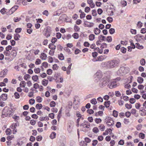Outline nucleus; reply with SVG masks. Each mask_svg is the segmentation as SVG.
Returning <instances> with one entry per match:
<instances>
[{"instance_id": "nucleus-40", "label": "nucleus", "mask_w": 146, "mask_h": 146, "mask_svg": "<svg viewBox=\"0 0 146 146\" xmlns=\"http://www.w3.org/2000/svg\"><path fill=\"white\" fill-rule=\"evenodd\" d=\"M6 74V72L5 71H2L0 72V77H4Z\"/></svg>"}, {"instance_id": "nucleus-1", "label": "nucleus", "mask_w": 146, "mask_h": 146, "mask_svg": "<svg viewBox=\"0 0 146 146\" xmlns=\"http://www.w3.org/2000/svg\"><path fill=\"white\" fill-rule=\"evenodd\" d=\"M119 62L116 60H113L108 62V66L110 68H113L118 66L119 65Z\"/></svg>"}, {"instance_id": "nucleus-8", "label": "nucleus", "mask_w": 146, "mask_h": 146, "mask_svg": "<svg viewBox=\"0 0 146 146\" xmlns=\"http://www.w3.org/2000/svg\"><path fill=\"white\" fill-rule=\"evenodd\" d=\"M107 125L109 126H111L114 124L113 119L110 117H108L106 120Z\"/></svg>"}, {"instance_id": "nucleus-46", "label": "nucleus", "mask_w": 146, "mask_h": 146, "mask_svg": "<svg viewBox=\"0 0 146 146\" xmlns=\"http://www.w3.org/2000/svg\"><path fill=\"white\" fill-rule=\"evenodd\" d=\"M34 71L36 74H38L40 72V69L39 68H35L34 69Z\"/></svg>"}, {"instance_id": "nucleus-43", "label": "nucleus", "mask_w": 146, "mask_h": 146, "mask_svg": "<svg viewBox=\"0 0 146 146\" xmlns=\"http://www.w3.org/2000/svg\"><path fill=\"white\" fill-rule=\"evenodd\" d=\"M80 144V146H87V143L84 141H81Z\"/></svg>"}, {"instance_id": "nucleus-52", "label": "nucleus", "mask_w": 146, "mask_h": 146, "mask_svg": "<svg viewBox=\"0 0 146 146\" xmlns=\"http://www.w3.org/2000/svg\"><path fill=\"white\" fill-rule=\"evenodd\" d=\"M118 112L115 110L113 111V115L115 117H117L118 115Z\"/></svg>"}, {"instance_id": "nucleus-49", "label": "nucleus", "mask_w": 146, "mask_h": 146, "mask_svg": "<svg viewBox=\"0 0 146 146\" xmlns=\"http://www.w3.org/2000/svg\"><path fill=\"white\" fill-rule=\"evenodd\" d=\"M14 95L15 96V97L16 99H19L20 97V95L19 94V93L17 92H15L14 93Z\"/></svg>"}, {"instance_id": "nucleus-48", "label": "nucleus", "mask_w": 146, "mask_h": 146, "mask_svg": "<svg viewBox=\"0 0 146 146\" xmlns=\"http://www.w3.org/2000/svg\"><path fill=\"white\" fill-rule=\"evenodd\" d=\"M125 107L128 109H130L132 107V105L129 104H128V103H127L125 105Z\"/></svg>"}, {"instance_id": "nucleus-3", "label": "nucleus", "mask_w": 146, "mask_h": 146, "mask_svg": "<svg viewBox=\"0 0 146 146\" xmlns=\"http://www.w3.org/2000/svg\"><path fill=\"white\" fill-rule=\"evenodd\" d=\"M19 125V123L18 122L13 123L10 126V127L13 129V133L15 134L17 132V127Z\"/></svg>"}, {"instance_id": "nucleus-9", "label": "nucleus", "mask_w": 146, "mask_h": 146, "mask_svg": "<svg viewBox=\"0 0 146 146\" xmlns=\"http://www.w3.org/2000/svg\"><path fill=\"white\" fill-rule=\"evenodd\" d=\"M51 31L50 29L47 28L46 30L43 32L44 35L46 38H47L50 36L51 34Z\"/></svg>"}, {"instance_id": "nucleus-17", "label": "nucleus", "mask_w": 146, "mask_h": 146, "mask_svg": "<svg viewBox=\"0 0 146 146\" xmlns=\"http://www.w3.org/2000/svg\"><path fill=\"white\" fill-rule=\"evenodd\" d=\"M79 98L78 96H75L74 98V101L73 103L74 104L76 105L78 104V103H79L80 102V100L78 99Z\"/></svg>"}, {"instance_id": "nucleus-35", "label": "nucleus", "mask_w": 146, "mask_h": 146, "mask_svg": "<svg viewBox=\"0 0 146 146\" xmlns=\"http://www.w3.org/2000/svg\"><path fill=\"white\" fill-rule=\"evenodd\" d=\"M42 107V105L41 104H38L36 105V108L37 110L41 109Z\"/></svg>"}, {"instance_id": "nucleus-59", "label": "nucleus", "mask_w": 146, "mask_h": 146, "mask_svg": "<svg viewBox=\"0 0 146 146\" xmlns=\"http://www.w3.org/2000/svg\"><path fill=\"white\" fill-rule=\"evenodd\" d=\"M90 10V8L88 7H86L85 8L84 11L86 13H88Z\"/></svg>"}, {"instance_id": "nucleus-63", "label": "nucleus", "mask_w": 146, "mask_h": 146, "mask_svg": "<svg viewBox=\"0 0 146 146\" xmlns=\"http://www.w3.org/2000/svg\"><path fill=\"white\" fill-rule=\"evenodd\" d=\"M84 140L85 142L86 143H90L91 141V140L88 137H86L84 139Z\"/></svg>"}, {"instance_id": "nucleus-44", "label": "nucleus", "mask_w": 146, "mask_h": 146, "mask_svg": "<svg viewBox=\"0 0 146 146\" xmlns=\"http://www.w3.org/2000/svg\"><path fill=\"white\" fill-rule=\"evenodd\" d=\"M92 131L94 133H97L99 131V130L97 127H94L92 129Z\"/></svg>"}, {"instance_id": "nucleus-26", "label": "nucleus", "mask_w": 146, "mask_h": 146, "mask_svg": "<svg viewBox=\"0 0 146 146\" xmlns=\"http://www.w3.org/2000/svg\"><path fill=\"white\" fill-rule=\"evenodd\" d=\"M62 108H61L58 112V114L57 115V119L58 121H59L60 118L62 116Z\"/></svg>"}, {"instance_id": "nucleus-23", "label": "nucleus", "mask_w": 146, "mask_h": 146, "mask_svg": "<svg viewBox=\"0 0 146 146\" xmlns=\"http://www.w3.org/2000/svg\"><path fill=\"white\" fill-rule=\"evenodd\" d=\"M48 48L51 50H54L56 49V46L54 44L50 43L48 45Z\"/></svg>"}, {"instance_id": "nucleus-2", "label": "nucleus", "mask_w": 146, "mask_h": 146, "mask_svg": "<svg viewBox=\"0 0 146 146\" xmlns=\"http://www.w3.org/2000/svg\"><path fill=\"white\" fill-rule=\"evenodd\" d=\"M110 80L108 78H104L101 80L100 82L99 86L101 88L106 86L109 82Z\"/></svg>"}, {"instance_id": "nucleus-24", "label": "nucleus", "mask_w": 146, "mask_h": 146, "mask_svg": "<svg viewBox=\"0 0 146 146\" xmlns=\"http://www.w3.org/2000/svg\"><path fill=\"white\" fill-rule=\"evenodd\" d=\"M76 115L77 117L81 118V120H83L84 119V118L82 117V115L79 111H76Z\"/></svg>"}, {"instance_id": "nucleus-62", "label": "nucleus", "mask_w": 146, "mask_h": 146, "mask_svg": "<svg viewBox=\"0 0 146 146\" xmlns=\"http://www.w3.org/2000/svg\"><path fill=\"white\" fill-rule=\"evenodd\" d=\"M139 136L142 139H144L145 138V135L142 133H140L139 134Z\"/></svg>"}, {"instance_id": "nucleus-57", "label": "nucleus", "mask_w": 146, "mask_h": 146, "mask_svg": "<svg viewBox=\"0 0 146 146\" xmlns=\"http://www.w3.org/2000/svg\"><path fill=\"white\" fill-rule=\"evenodd\" d=\"M121 3L123 7H125L127 5V2L124 0H122L121 2Z\"/></svg>"}, {"instance_id": "nucleus-36", "label": "nucleus", "mask_w": 146, "mask_h": 146, "mask_svg": "<svg viewBox=\"0 0 146 146\" xmlns=\"http://www.w3.org/2000/svg\"><path fill=\"white\" fill-rule=\"evenodd\" d=\"M5 132L7 135H10L11 133V130L10 128H7Z\"/></svg>"}, {"instance_id": "nucleus-56", "label": "nucleus", "mask_w": 146, "mask_h": 146, "mask_svg": "<svg viewBox=\"0 0 146 146\" xmlns=\"http://www.w3.org/2000/svg\"><path fill=\"white\" fill-rule=\"evenodd\" d=\"M95 122L96 123L98 124L102 122V119L100 118H96L94 120Z\"/></svg>"}, {"instance_id": "nucleus-6", "label": "nucleus", "mask_w": 146, "mask_h": 146, "mask_svg": "<svg viewBox=\"0 0 146 146\" xmlns=\"http://www.w3.org/2000/svg\"><path fill=\"white\" fill-rule=\"evenodd\" d=\"M90 126V123L87 121H84V122L80 125V126L84 128H88Z\"/></svg>"}, {"instance_id": "nucleus-25", "label": "nucleus", "mask_w": 146, "mask_h": 146, "mask_svg": "<svg viewBox=\"0 0 146 146\" xmlns=\"http://www.w3.org/2000/svg\"><path fill=\"white\" fill-rule=\"evenodd\" d=\"M48 81L45 79H43L42 81V84L44 86H46L48 83Z\"/></svg>"}, {"instance_id": "nucleus-32", "label": "nucleus", "mask_w": 146, "mask_h": 146, "mask_svg": "<svg viewBox=\"0 0 146 146\" xmlns=\"http://www.w3.org/2000/svg\"><path fill=\"white\" fill-rule=\"evenodd\" d=\"M105 126L103 124H100L99 126L100 129L101 131H104L105 129Z\"/></svg>"}, {"instance_id": "nucleus-19", "label": "nucleus", "mask_w": 146, "mask_h": 146, "mask_svg": "<svg viewBox=\"0 0 146 146\" xmlns=\"http://www.w3.org/2000/svg\"><path fill=\"white\" fill-rule=\"evenodd\" d=\"M139 112L141 116H144L146 115V110L144 108L140 110Z\"/></svg>"}, {"instance_id": "nucleus-60", "label": "nucleus", "mask_w": 146, "mask_h": 146, "mask_svg": "<svg viewBox=\"0 0 146 146\" xmlns=\"http://www.w3.org/2000/svg\"><path fill=\"white\" fill-rule=\"evenodd\" d=\"M109 32L110 34H113L115 32V29L113 28H111L109 29Z\"/></svg>"}, {"instance_id": "nucleus-39", "label": "nucleus", "mask_w": 146, "mask_h": 146, "mask_svg": "<svg viewBox=\"0 0 146 146\" xmlns=\"http://www.w3.org/2000/svg\"><path fill=\"white\" fill-rule=\"evenodd\" d=\"M143 79L141 77H138L137 79V81L139 83L141 84L143 82Z\"/></svg>"}, {"instance_id": "nucleus-31", "label": "nucleus", "mask_w": 146, "mask_h": 146, "mask_svg": "<svg viewBox=\"0 0 146 146\" xmlns=\"http://www.w3.org/2000/svg\"><path fill=\"white\" fill-rule=\"evenodd\" d=\"M136 46H135V47L137 48L141 49L143 48V47L142 45H141L140 44L138 43H136Z\"/></svg>"}, {"instance_id": "nucleus-41", "label": "nucleus", "mask_w": 146, "mask_h": 146, "mask_svg": "<svg viewBox=\"0 0 146 146\" xmlns=\"http://www.w3.org/2000/svg\"><path fill=\"white\" fill-rule=\"evenodd\" d=\"M58 58L60 60H63L64 59V56L62 53L58 55Z\"/></svg>"}, {"instance_id": "nucleus-34", "label": "nucleus", "mask_w": 146, "mask_h": 146, "mask_svg": "<svg viewBox=\"0 0 146 146\" xmlns=\"http://www.w3.org/2000/svg\"><path fill=\"white\" fill-rule=\"evenodd\" d=\"M110 104V102L109 101H106L104 102V105L106 108L109 107Z\"/></svg>"}, {"instance_id": "nucleus-37", "label": "nucleus", "mask_w": 146, "mask_h": 146, "mask_svg": "<svg viewBox=\"0 0 146 146\" xmlns=\"http://www.w3.org/2000/svg\"><path fill=\"white\" fill-rule=\"evenodd\" d=\"M36 101L39 103L41 102L42 101V98L40 96H37L36 98Z\"/></svg>"}, {"instance_id": "nucleus-45", "label": "nucleus", "mask_w": 146, "mask_h": 146, "mask_svg": "<svg viewBox=\"0 0 146 146\" xmlns=\"http://www.w3.org/2000/svg\"><path fill=\"white\" fill-rule=\"evenodd\" d=\"M20 37V36L19 34H16L14 35V39L15 40H18Z\"/></svg>"}, {"instance_id": "nucleus-55", "label": "nucleus", "mask_w": 146, "mask_h": 146, "mask_svg": "<svg viewBox=\"0 0 146 146\" xmlns=\"http://www.w3.org/2000/svg\"><path fill=\"white\" fill-rule=\"evenodd\" d=\"M22 31V28H18L16 29L15 30V32L17 33H20Z\"/></svg>"}, {"instance_id": "nucleus-16", "label": "nucleus", "mask_w": 146, "mask_h": 146, "mask_svg": "<svg viewBox=\"0 0 146 146\" xmlns=\"http://www.w3.org/2000/svg\"><path fill=\"white\" fill-rule=\"evenodd\" d=\"M72 37V36L70 34H68L66 35H64L62 36V38L63 40H68L70 39Z\"/></svg>"}, {"instance_id": "nucleus-58", "label": "nucleus", "mask_w": 146, "mask_h": 146, "mask_svg": "<svg viewBox=\"0 0 146 146\" xmlns=\"http://www.w3.org/2000/svg\"><path fill=\"white\" fill-rule=\"evenodd\" d=\"M140 64L142 66L144 65L145 64V61L144 59L142 58L140 61Z\"/></svg>"}, {"instance_id": "nucleus-20", "label": "nucleus", "mask_w": 146, "mask_h": 146, "mask_svg": "<svg viewBox=\"0 0 146 146\" xmlns=\"http://www.w3.org/2000/svg\"><path fill=\"white\" fill-rule=\"evenodd\" d=\"M132 115H134V116L137 117L138 116V114L137 113V110L134 109H132L131 110V113Z\"/></svg>"}, {"instance_id": "nucleus-27", "label": "nucleus", "mask_w": 146, "mask_h": 146, "mask_svg": "<svg viewBox=\"0 0 146 146\" xmlns=\"http://www.w3.org/2000/svg\"><path fill=\"white\" fill-rule=\"evenodd\" d=\"M72 63H70L68 66L67 68V70L66 71V73L67 74H70V70L71 68Z\"/></svg>"}, {"instance_id": "nucleus-50", "label": "nucleus", "mask_w": 146, "mask_h": 146, "mask_svg": "<svg viewBox=\"0 0 146 146\" xmlns=\"http://www.w3.org/2000/svg\"><path fill=\"white\" fill-rule=\"evenodd\" d=\"M58 66L56 64H55L52 66V69L54 70H57L58 69Z\"/></svg>"}, {"instance_id": "nucleus-29", "label": "nucleus", "mask_w": 146, "mask_h": 146, "mask_svg": "<svg viewBox=\"0 0 146 146\" xmlns=\"http://www.w3.org/2000/svg\"><path fill=\"white\" fill-rule=\"evenodd\" d=\"M99 40L100 41H104L106 39V37L102 35H101L98 36Z\"/></svg>"}, {"instance_id": "nucleus-54", "label": "nucleus", "mask_w": 146, "mask_h": 146, "mask_svg": "<svg viewBox=\"0 0 146 146\" xmlns=\"http://www.w3.org/2000/svg\"><path fill=\"white\" fill-rule=\"evenodd\" d=\"M80 29L78 26L75 25L74 26V30L75 32L79 31L80 30Z\"/></svg>"}, {"instance_id": "nucleus-14", "label": "nucleus", "mask_w": 146, "mask_h": 146, "mask_svg": "<svg viewBox=\"0 0 146 146\" xmlns=\"http://www.w3.org/2000/svg\"><path fill=\"white\" fill-rule=\"evenodd\" d=\"M84 24L85 26L88 27H93L94 25V23H93L88 21L85 22Z\"/></svg>"}, {"instance_id": "nucleus-15", "label": "nucleus", "mask_w": 146, "mask_h": 146, "mask_svg": "<svg viewBox=\"0 0 146 146\" xmlns=\"http://www.w3.org/2000/svg\"><path fill=\"white\" fill-rule=\"evenodd\" d=\"M7 94H3L0 96V98H1L3 101H5L7 99Z\"/></svg>"}, {"instance_id": "nucleus-13", "label": "nucleus", "mask_w": 146, "mask_h": 146, "mask_svg": "<svg viewBox=\"0 0 146 146\" xmlns=\"http://www.w3.org/2000/svg\"><path fill=\"white\" fill-rule=\"evenodd\" d=\"M87 3L90 5V7L92 8L95 7V4L93 2V0H87Z\"/></svg>"}, {"instance_id": "nucleus-42", "label": "nucleus", "mask_w": 146, "mask_h": 146, "mask_svg": "<svg viewBox=\"0 0 146 146\" xmlns=\"http://www.w3.org/2000/svg\"><path fill=\"white\" fill-rule=\"evenodd\" d=\"M142 127V125L141 124H139L137 125L136 128L138 131L140 130Z\"/></svg>"}, {"instance_id": "nucleus-12", "label": "nucleus", "mask_w": 146, "mask_h": 146, "mask_svg": "<svg viewBox=\"0 0 146 146\" xmlns=\"http://www.w3.org/2000/svg\"><path fill=\"white\" fill-rule=\"evenodd\" d=\"M108 86L110 88H113L117 86L116 83V82H111L110 84L108 85Z\"/></svg>"}, {"instance_id": "nucleus-5", "label": "nucleus", "mask_w": 146, "mask_h": 146, "mask_svg": "<svg viewBox=\"0 0 146 146\" xmlns=\"http://www.w3.org/2000/svg\"><path fill=\"white\" fill-rule=\"evenodd\" d=\"M18 6L17 5L14 6L8 12H7L8 15H11L18 8Z\"/></svg>"}, {"instance_id": "nucleus-18", "label": "nucleus", "mask_w": 146, "mask_h": 146, "mask_svg": "<svg viewBox=\"0 0 146 146\" xmlns=\"http://www.w3.org/2000/svg\"><path fill=\"white\" fill-rule=\"evenodd\" d=\"M47 55L45 53L43 52L41 53L40 58L42 60H46L47 58Z\"/></svg>"}, {"instance_id": "nucleus-38", "label": "nucleus", "mask_w": 146, "mask_h": 146, "mask_svg": "<svg viewBox=\"0 0 146 146\" xmlns=\"http://www.w3.org/2000/svg\"><path fill=\"white\" fill-rule=\"evenodd\" d=\"M143 24L140 21H138L137 24V27L139 28H141L143 26Z\"/></svg>"}, {"instance_id": "nucleus-21", "label": "nucleus", "mask_w": 146, "mask_h": 146, "mask_svg": "<svg viewBox=\"0 0 146 146\" xmlns=\"http://www.w3.org/2000/svg\"><path fill=\"white\" fill-rule=\"evenodd\" d=\"M88 38L90 40L93 41L95 38V35L93 34H90L88 36Z\"/></svg>"}, {"instance_id": "nucleus-33", "label": "nucleus", "mask_w": 146, "mask_h": 146, "mask_svg": "<svg viewBox=\"0 0 146 146\" xmlns=\"http://www.w3.org/2000/svg\"><path fill=\"white\" fill-rule=\"evenodd\" d=\"M32 80L35 82H37L38 80V76L35 75L32 76Z\"/></svg>"}, {"instance_id": "nucleus-28", "label": "nucleus", "mask_w": 146, "mask_h": 146, "mask_svg": "<svg viewBox=\"0 0 146 146\" xmlns=\"http://www.w3.org/2000/svg\"><path fill=\"white\" fill-rule=\"evenodd\" d=\"M26 83L25 81H21L20 84L19 86L21 88H25L26 86Z\"/></svg>"}, {"instance_id": "nucleus-64", "label": "nucleus", "mask_w": 146, "mask_h": 146, "mask_svg": "<svg viewBox=\"0 0 146 146\" xmlns=\"http://www.w3.org/2000/svg\"><path fill=\"white\" fill-rule=\"evenodd\" d=\"M13 48V47L11 46L8 45L6 47V50L9 51L10 50H11Z\"/></svg>"}, {"instance_id": "nucleus-4", "label": "nucleus", "mask_w": 146, "mask_h": 146, "mask_svg": "<svg viewBox=\"0 0 146 146\" xmlns=\"http://www.w3.org/2000/svg\"><path fill=\"white\" fill-rule=\"evenodd\" d=\"M14 110L11 108H8L6 112H5L7 116L11 117L13 114Z\"/></svg>"}, {"instance_id": "nucleus-61", "label": "nucleus", "mask_w": 146, "mask_h": 146, "mask_svg": "<svg viewBox=\"0 0 146 146\" xmlns=\"http://www.w3.org/2000/svg\"><path fill=\"white\" fill-rule=\"evenodd\" d=\"M29 103L31 105H33L35 103V100L33 99H31L29 100Z\"/></svg>"}, {"instance_id": "nucleus-11", "label": "nucleus", "mask_w": 146, "mask_h": 146, "mask_svg": "<svg viewBox=\"0 0 146 146\" xmlns=\"http://www.w3.org/2000/svg\"><path fill=\"white\" fill-rule=\"evenodd\" d=\"M129 68L126 67H122L119 70V71L122 72L123 74H126L129 72Z\"/></svg>"}, {"instance_id": "nucleus-51", "label": "nucleus", "mask_w": 146, "mask_h": 146, "mask_svg": "<svg viewBox=\"0 0 146 146\" xmlns=\"http://www.w3.org/2000/svg\"><path fill=\"white\" fill-rule=\"evenodd\" d=\"M56 104L54 101L51 102L50 103V107H54L55 106Z\"/></svg>"}, {"instance_id": "nucleus-30", "label": "nucleus", "mask_w": 146, "mask_h": 146, "mask_svg": "<svg viewBox=\"0 0 146 146\" xmlns=\"http://www.w3.org/2000/svg\"><path fill=\"white\" fill-rule=\"evenodd\" d=\"M56 133L54 132H53L50 135V138L52 139H54L56 137Z\"/></svg>"}, {"instance_id": "nucleus-53", "label": "nucleus", "mask_w": 146, "mask_h": 146, "mask_svg": "<svg viewBox=\"0 0 146 146\" xmlns=\"http://www.w3.org/2000/svg\"><path fill=\"white\" fill-rule=\"evenodd\" d=\"M72 36L74 38L77 39L79 37V35L77 33H75L72 35Z\"/></svg>"}, {"instance_id": "nucleus-10", "label": "nucleus", "mask_w": 146, "mask_h": 146, "mask_svg": "<svg viewBox=\"0 0 146 146\" xmlns=\"http://www.w3.org/2000/svg\"><path fill=\"white\" fill-rule=\"evenodd\" d=\"M18 49L17 47H13L11 52V54L13 57H15L17 55Z\"/></svg>"}, {"instance_id": "nucleus-7", "label": "nucleus", "mask_w": 146, "mask_h": 146, "mask_svg": "<svg viewBox=\"0 0 146 146\" xmlns=\"http://www.w3.org/2000/svg\"><path fill=\"white\" fill-rule=\"evenodd\" d=\"M107 56L105 55L101 56L98 57L97 59L94 58L93 61L94 62L96 61H102L106 58Z\"/></svg>"}, {"instance_id": "nucleus-22", "label": "nucleus", "mask_w": 146, "mask_h": 146, "mask_svg": "<svg viewBox=\"0 0 146 146\" xmlns=\"http://www.w3.org/2000/svg\"><path fill=\"white\" fill-rule=\"evenodd\" d=\"M93 31L94 34L96 35H99L101 31L98 28H95Z\"/></svg>"}, {"instance_id": "nucleus-47", "label": "nucleus", "mask_w": 146, "mask_h": 146, "mask_svg": "<svg viewBox=\"0 0 146 146\" xmlns=\"http://www.w3.org/2000/svg\"><path fill=\"white\" fill-rule=\"evenodd\" d=\"M90 102L93 104L95 105L97 104V101L95 98H93L91 100Z\"/></svg>"}]
</instances>
